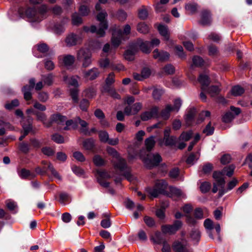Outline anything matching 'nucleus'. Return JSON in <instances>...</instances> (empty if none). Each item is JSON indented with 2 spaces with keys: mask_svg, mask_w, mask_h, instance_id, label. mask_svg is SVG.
I'll list each match as a JSON object with an SVG mask.
<instances>
[{
  "mask_svg": "<svg viewBox=\"0 0 252 252\" xmlns=\"http://www.w3.org/2000/svg\"><path fill=\"white\" fill-rule=\"evenodd\" d=\"M106 150L109 155L116 158V160L113 161L115 168L122 172L123 176L128 181H133L135 177L131 173V169L127 166L126 160L121 158L117 151L113 148L108 147Z\"/></svg>",
  "mask_w": 252,
  "mask_h": 252,
  "instance_id": "f257e3e1",
  "label": "nucleus"
},
{
  "mask_svg": "<svg viewBox=\"0 0 252 252\" xmlns=\"http://www.w3.org/2000/svg\"><path fill=\"white\" fill-rule=\"evenodd\" d=\"M107 17V13L105 10L100 11L96 16V19L99 23V28L96 29L95 26H92L90 28L88 27H84V30L86 32H90L92 33L96 32L97 35L99 37L104 36L105 34V31L108 28L107 22L106 18Z\"/></svg>",
  "mask_w": 252,
  "mask_h": 252,
  "instance_id": "f03ea898",
  "label": "nucleus"
},
{
  "mask_svg": "<svg viewBox=\"0 0 252 252\" xmlns=\"http://www.w3.org/2000/svg\"><path fill=\"white\" fill-rule=\"evenodd\" d=\"M139 157L145 165L149 169L158 166L162 160V158L159 154L147 153L144 149L140 151Z\"/></svg>",
  "mask_w": 252,
  "mask_h": 252,
  "instance_id": "7ed1b4c3",
  "label": "nucleus"
},
{
  "mask_svg": "<svg viewBox=\"0 0 252 252\" xmlns=\"http://www.w3.org/2000/svg\"><path fill=\"white\" fill-rule=\"evenodd\" d=\"M92 55L89 49L82 48L79 50L76 54L78 61L82 62V66L87 68L92 63Z\"/></svg>",
  "mask_w": 252,
  "mask_h": 252,
  "instance_id": "20e7f679",
  "label": "nucleus"
},
{
  "mask_svg": "<svg viewBox=\"0 0 252 252\" xmlns=\"http://www.w3.org/2000/svg\"><path fill=\"white\" fill-rule=\"evenodd\" d=\"M79 77L78 76H72L68 77L64 76L63 78L64 81L68 84L69 85L73 86L74 88L70 90V94L72 99V100L75 103H77L78 101V90L77 87H78V79Z\"/></svg>",
  "mask_w": 252,
  "mask_h": 252,
  "instance_id": "39448f33",
  "label": "nucleus"
},
{
  "mask_svg": "<svg viewBox=\"0 0 252 252\" xmlns=\"http://www.w3.org/2000/svg\"><path fill=\"white\" fill-rule=\"evenodd\" d=\"M182 226V222L180 220H176L172 225H162L161 230L164 234L170 235L175 234Z\"/></svg>",
  "mask_w": 252,
  "mask_h": 252,
  "instance_id": "423d86ee",
  "label": "nucleus"
},
{
  "mask_svg": "<svg viewBox=\"0 0 252 252\" xmlns=\"http://www.w3.org/2000/svg\"><path fill=\"white\" fill-rule=\"evenodd\" d=\"M230 110L231 111L227 112L222 117V121L225 123L231 122L241 112L240 108L234 106H231Z\"/></svg>",
  "mask_w": 252,
  "mask_h": 252,
  "instance_id": "0eeeda50",
  "label": "nucleus"
},
{
  "mask_svg": "<svg viewBox=\"0 0 252 252\" xmlns=\"http://www.w3.org/2000/svg\"><path fill=\"white\" fill-rule=\"evenodd\" d=\"M35 82V79L31 78L29 80V85H26L22 89V92L25 100H29L31 99L32 97L31 92L34 87Z\"/></svg>",
  "mask_w": 252,
  "mask_h": 252,
  "instance_id": "6e6552de",
  "label": "nucleus"
},
{
  "mask_svg": "<svg viewBox=\"0 0 252 252\" xmlns=\"http://www.w3.org/2000/svg\"><path fill=\"white\" fill-rule=\"evenodd\" d=\"M27 17L31 22H39L42 18L38 15L37 10L35 8H28L25 11Z\"/></svg>",
  "mask_w": 252,
  "mask_h": 252,
  "instance_id": "1a4fd4ad",
  "label": "nucleus"
},
{
  "mask_svg": "<svg viewBox=\"0 0 252 252\" xmlns=\"http://www.w3.org/2000/svg\"><path fill=\"white\" fill-rule=\"evenodd\" d=\"M83 74L85 78L90 80H93L99 76L100 71L98 68L93 67L87 70H83Z\"/></svg>",
  "mask_w": 252,
  "mask_h": 252,
  "instance_id": "9d476101",
  "label": "nucleus"
},
{
  "mask_svg": "<svg viewBox=\"0 0 252 252\" xmlns=\"http://www.w3.org/2000/svg\"><path fill=\"white\" fill-rule=\"evenodd\" d=\"M142 108V104L140 102L135 103L132 105H127L124 109V113L127 116L134 115L138 113Z\"/></svg>",
  "mask_w": 252,
  "mask_h": 252,
  "instance_id": "9b49d317",
  "label": "nucleus"
},
{
  "mask_svg": "<svg viewBox=\"0 0 252 252\" xmlns=\"http://www.w3.org/2000/svg\"><path fill=\"white\" fill-rule=\"evenodd\" d=\"M153 58L157 59L160 62L167 61L170 57V54L166 51H159L158 49H155L153 52Z\"/></svg>",
  "mask_w": 252,
  "mask_h": 252,
  "instance_id": "f8f14e48",
  "label": "nucleus"
},
{
  "mask_svg": "<svg viewBox=\"0 0 252 252\" xmlns=\"http://www.w3.org/2000/svg\"><path fill=\"white\" fill-rule=\"evenodd\" d=\"M158 112V107L155 106L150 111H146L141 115V119L142 121H146L152 118L157 116Z\"/></svg>",
  "mask_w": 252,
  "mask_h": 252,
  "instance_id": "ddd939ff",
  "label": "nucleus"
},
{
  "mask_svg": "<svg viewBox=\"0 0 252 252\" xmlns=\"http://www.w3.org/2000/svg\"><path fill=\"white\" fill-rule=\"evenodd\" d=\"M187 242L186 241H175L172 244V248L175 252H191L187 248Z\"/></svg>",
  "mask_w": 252,
  "mask_h": 252,
  "instance_id": "4468645a",
  "label": "nucleus"
},
{
  "mask_svg": "<svg viewBox=\"0 0 252 252\" xmlns=\"http://www.w3.org/2000/svg\"><path fill=\"white\" fill-rule=\"evenodd\" d=\"M80 40V37L74 33H71L66 36L65 43L67 46H72L79 43Z\"/></svg>",
  "mask_w": 252,
  "mask_h": 252,
  "instance_id": "2eb2a0df",
  "label": "nucleus"
},
{
  "mask_svg": "<svg viewBox=\"0 0 252 252\" xmlns=\"http://www.w3.org/2000/svg\"><path fill=\"white\" fill-rule=\"evenodd\" d=\"M212 19L210 12L207 10L202 11L200 24L203 26H207L210 25Z\"/></svg>",
  "mask_w": 252,
  "mask_h": 252,
  "instance_id": "dca6fc26",
  "label": "nucleus"
},
{
  "mask_svg": "<svg viewBox=\"0 0 252 252\" xmlns=\"http://www.w3.org/2000/svg\"><path fill=\"white\" fill-rule=\"evenodd\" d=\"M136 46L138 47L143 53L148 54L151 51L150 42L148 41H143L141 39H139L136 42Z\"/></svg>",
  "mask_w": 252,
  "mask_h": 252,
  "instance_id": "f3484780",
  "label": "nucleus"
},
{
  "mask_svg": "<svg viewBox=\"0 0 252 252\" xmlns=\"http://www.w3.org/2000/svg\"><path fill=\"white\" fill-rule=\"evenodd\" d=\"M122 37V30L121 29L115 30L113 32L111 42L114 46L118 47L120 44Z\"/></svg>",
  "mask_w": 252,
  "mask_h": 252,
  "instance_id": "a211bd4d",
  "label": "nucleus"
},
{
  "mask_svg": "<svg viewBox=\"0 0 252 252\" xmlns=\"http://www.w3.org/2000/svg\"><path fill=\"white\" fill-rule=\"evenodd\" d=\"M223 173L221 171H215L213 174V177L216 181V184L221 188H224L225 183V180L223 178Z\"/></svg>",
  "mask_w": 252,
  "mask_h": 252,
  "instance_id": "6ab92c4d",
  "label": "nucleus"
},
{
  "mask_svg": "<svg viewBox=\"0 0 252 252\" xmlns=\"http://www.w3.org/2000/svg\"><path fill=\"white\" fill-rule=\"evenodd\" d=\"M198 80L201 85L202 91H206L207 88L210 83L209 77L207 75L201 74L199 75Z\"/></svg>",
  "mask_w": 252,
  "mask_h": 252,
  "instance_id": "aec40b11",
  "label": "nucleus"
},
{
  "mask_svg": "<svg viewBox=\"0 0 252 252\" xmlns=\"http://www.w3.org/2000/svg\"><path fill=\"white\" fill-rule=\"evenodd\" d=\"M155 137L151 136L147 138L145 140V145L146 149H144L147 153L151 151L155 145L156 141L155 140Z\"/></svg>",
  "mask_w": 252,
  "mask_h": 252,
  "instance_id": "412c9836",
  "label": "nucleus"
},
{
  "mask_svg": "<svg viewBox=\"0 0 252 252\" xmlns=\"http://www.w3.org/2000/svg\"><path fill=\"white\" fill-rule=\"evenodd\" d=\"M76 123L77 124H79L81 126V132L83 133L85 135H90V132H89L88 129V124L85 121L81 119L79 117H77L76 118Z\"/></svg>",
  "mask_w": 252,
  "mask_h": 252,
  "instance_id": "4be33fe9",
  "label": "nucleus"
},
{
  "mask_svg": "<svg viewBox=\"0 0 252 252\" xmlns=\"http://www.w3.org/2000/svg\"><path fill=\"white\" fill-rule=\"evenodd\" d=\"M94 143L95 140L93 138H88L84 140L83 147L86 150L92 151L94 147Z\"/></svg>",
  "mask_w": 252,
  "mask_h": 252,
  "instance_id": "5701e85b",
  "label": "nucleus"
},
{
  "mask_svg": "<svg viewBox=\"0 0 252 252\" xmlns=\"http://www.w3.org/2000/svg\"><path fill=\"white\" fill-rule=\"evenodd\" d=\"M66 118L63 116L59 114H56L52 115L50 117V122L51 125L52 123H56L58 124H61L66 121Z\"/></svg>",
  "mask_w": 252,
  "mask_h": 252,
  "instance_id": "b1692460",
  "label": "nucleus"
},
{
  "mask_svg": "<svg viewBox=\"0 0 252 252\" xmlns=\"http://www.w3.org/2000/svg\"><path fill=\"white\" fill-rule=\"evenodd\" d=\"M19 175L22 179L33 178L36 176V174L31 172L30 170L26 169H22L19 172Z\"/></svg>",
  "mask_w": 252,
  "mask_h": 252,
  "instance_id": "393cba45",
  "label": "nucleus"
},
{
  "mask_svg": "<svg viewBox=\"0 0 252 252\" xmlns=\"http://www.w3.org/2000/svg\"><path fill=\"white\" fill-rule=\"evenodd\" d=\"M204 226L207 230V233L209 237L213 239V236L212 233V230L214 228L213 222L211 220L207 219H206L204 222Z\"/></svg>",
  "mask_w": 252,
  "mask_h": 252,
  "instance_id": "a878e982",
  "label": "nucleus"
},
{
  "mask_svg": "<svg viewBox=\"0 0 252 252\" xmlns=\"http://www.w3.org/2000/svg\"><path fill=\"white\" fill-rule=\"evenodd\" d=\"M158 29L160 35L163 37L164 39L168 41L169 40V33L167 27L165 26L160 25Z\"/></svg>",
  "mask_w": 252,
  "mask_h": 252,
  "instance_id": "bb28decb",
  "label": "nucleus"
},
{
  "mask_svg": "<svg viewBox=\"0 0 252 252\" xmlns=\"http://www.w3.org/2000/svg\"><path fill=\"white\" fill-rule=\"evenodd\" d=\"M61 58V57H60ZM63 64L65 66H70L72 65L75 61V57L70 55H66L62 57Z\"/></svg>",
  "mask_w": 252,
  "mask_h": 252,
  "instance_id": "cd10ccee",
  "label": "nucleus"
},
{
  "mask_svg": "<svg viewBox=\"0 0 252 252\" xmlns=\"http://www.w3.org/2000/svg\"><path fill=\"white\" fill-rule=\"evenodd\" d=\"M155 185L156 188L158 189L161 194H163L167 188V183L165 180H160L156 182Z\"/></svg>",
  "mask_w": 252,
  "mask_h": 252,
  "instance_id": "c85d7f7f",
  "label": "nucleus"
},
{
  "mask_svg": "<svg viewBox=\"0 0 252 252\" xmlns=\"http://www.w3.org/2000/svg\"><path fill=\"white\" fill-rule=\"evenodd\" d=\"M196 111L194 108H190L186 116V121L188 125L192 124V121L193 120L194 116L196 114Z\"/></svg>",
  "mask_w": 252,
  "mask_h": 252,
  "instance_id": "c756f323",
  "label": "nucleus"
},
{
  "mask_svg": "<svg viewBox=\"0 0 252 252\" xmlns=\"http://www.w3.org/2000/svg\"><path fill=\"white\" fill-rule=\"evenodd\" d=\"M35 115L36 116L37 120L41 121L46 127L51 126V123L46 122L47 116L45 113L37 112V113H35Z\"/></svg>",
  "mask_w": 252,
  "mask_h": 252,
  "instance_id": "7c9ffc66",
  "label": "nucleus"
},
{
  "mask_svg": "<svg viewBox=\"0 0 252 252\" xmlns=\"http://www.w3.org/2000/svg\"><path fill=\"white\" fill-rule=\"evenodd\" d=\"M206 92H207L212 97L215 96L220 93V89L217 86H212L210 87H207L206 90Z\"/></svg>",
  "mask_w": 252,
  "mask_h": 252,
  "instance_id": "2f4dec72",
  "label": "nucleus"
},
{
  "mask_svg": "<svg viewBox=\"0 0 252 252\" xmlns=\"http://www.w3.org/2000/svg\"><path fill=\"white\" fill-rule=\"evenodd\" d=\"M173 111L172 109V106L171 105L167 104L166 105L165 108L163 109L161 112V116L164 119H167L170 116L171 112Z\"/></svg>",
  "mask_w": 252,
  "mask_h": 252,
  "instance_id": "473e14b6",
  "label": "nucleus"
},
{
  "mask_svg": "<svg viewBox=\"0 0 252 252\" xmlns=\"http://www.w3.org/2000/svg\"><path fill=\"white\" fill-rule=\"evenodd\" d=\"M244 89L240 86H235L233 87L231 91L232 95L235 96H240L244 94Z\"/></svg>",
  "mask_w": 252,
  "mask_h": 252,
  "instance_id": "72a5a7b5",
  "label": "nucleus"
},
{
  "mask_svg": "<svg viewBox=\"0 0 252 252\" xmlns=\"http://www.w3.org/2000/svg\"><path fill=\"white\" fill-rule=\"evenodd\" d=\"M190 236L193 241L197 243L200 239V232L197 229H193L190 233Z\"/></svg>",
  "mask_w": 252,
  "mask_h": 252,
  "instance_id": "f704fd0d",
  "label": "nucleus"
},
{
  "mask_svg": "<svg viewBox=\"0 0 252 252\" xmlns=\"http://www.w3.org/2000/svg\"><path fill=\"white\" fill-rule=\"evenodd\" d=\"M235 166L234 165H230L228 166L225 167L221 172L223 175L225 174L228 177H231L234 173Z\"/></svg>",
  "mask_w": 252,
  "mask_h": 252,
  "instance_id": "c9c22d12",
  "label": "nucleus"
},
{
  "mask_svg": "<svg viewBox=\"0 0 252 252\" xmlns=\"http://www.w3.org/2000/svg\"><path fill=\"white\" fill-rule=\"evenodd\" d=\"M147 192L152 197H157L161 194L155 185L153 188H148L146 189Z\"/></svg>",
  "mask_w": 252,
  "mask_h": 252,
  "instance_id": "e433bc0d",
  "label": "nucleus"
},
{
  "mask_svg": "<svg viewBox=\"0 0 252 252\" xmlns=\"http://www.w3.org/2000/svg\"><path fill=\"white\" fill-rule=\"evenodd\" d=\"M71 19L72 24L74 25H79L82 23V19L81 17L77 12H75L72 14Z\"/></svg>",
  "mask_w": 252,
  "mask_h": 252,
  "instance_id": "4c0bfd02",
  "label": "nucleus"
},
{
  "mask_svg": "<svg viewBox=\"0 0 252 252\" xmlns=\"http://www.w3.org/2000/svg\"><path fill=\"white\" fill-rule=\"evenodd\" d=\"M50 10V8L46 4H42L40 5L38 8L37 12L38 13V15L40 17L42 18V20L43 19V15L48 12Z\"/></svg>",
  "mask_w": 252,
  "mask_h": 252,
  "instance_id": "58836bf2",
  "label": "nucleus"
},
{
  "mask_svg": "<svg viewBox=\"0 0 252 252\" xmlns=\"http://www.w3.org/2000/svg\"><path fill=\"white\" fill-rule=\"evenodd\" d=\"M98 136L100 141L102 143H106L109 139V134L105 130H100L98 131Z\"/></svg>",
  "mask_w": 252,
  "mask_h": 252,
  "instance_id": "ea45409f",
  "label": "nucleus"
},
{
  "mask_svg": "<svg viewBox=\"0 0 252 252\" xmlns=\"http://www.w3.org/2000/svg\"><path fill=\"white\" fill-rule=\"evenodd\" d=\"M111 63L109 60L107 58H102L98 61V64L102 68H106L110 67Z\"/></svg>",
  "mask_w": 252,
  "mask_h": 252,
  "instance_id": "a19ab883",
  "label": "nucleus"
},
{
  "mask_svg": "<svg viewBox=\"0 0 252 252\" xmlns=\"http://www.w3.org/2000/svg\"><path fill=\"white\" fill-rule=\"evenodd\" d=\"M144 221L145 224L149 227H154L156 226L155 220L153 218L149 216H145L144 218Z\"/></svg>",
  "mask_w": 252,
  "mask_h": 252,
  "instance_id": "79ce46f5",
  "label": "nucleus"
},
{
  "mask_svg": "<svg viewBox=\"0 0 252 252\" xmlns=\"http://www.w3.org/2000/svg\"><path fill=\"white\" fill-rule=\"evenodd\" d=\"M170 191L172 194L176 195L177 197H185V194L183 191L180 189L177 188L171 187L170 188Z\"/></svg>",
  "mask_w": 252,
  "mask_h": 252,
  "instance_id": "37998d69",
  "label": "nucleus"
},
{
  "mask_svg": "<svg viewBox=\"0 0 252 252\" xmlns=\"http://www.w3.org/2000/svg\"><path fill=\"white\" fill-rule=\"evenodd\" d=\"M137 30L142 33L145 34L149 32L148 26L144 23H140L137 26Z\"/></svg>",
  "mask_w": 252,
  "mask_h": 252,
  "instance_id": "c03bdc74",
  "label": "nucleus"
},
{
  "mask_svg": "<svg viewBox=\"0 0 252 252\" xmlns=\"http://www.w3.org/2000/svg\"><path fill=\"white\" fill-rule=\"evenodd\" d=\"M41 79L44 83V84L50 86L52 85L53 83V76L51 74H49L47 75H42Z\"/></svg>",
  "mask_w": 252,
  "mask_h": 252,
  "instance_id": "a18cd8bd",
  "label": "nucleus"
},
{
  "mask_svg": "<svg viewBox=\"0 0 252 252\" xmlns=\"http://www.w3.org/2000/svg\"><path fill=\"white\" fill-rule=\"evenodd\" d=\"M199 156V153L191 154L187 159V163L189 164H193L194 162L198 159Z\"/></svg>",
  "mask_w": 252,
  "mask_h": 252,
  "instance_id": "49530a36",
  "label": "nucleus"
},
{
  "mask_svg": "<svg viewBox=\"0 0 252 252\" xmlns=\"http://www.w3.org/2000/svg\"><path fill=\"white\" fill-rule=\"evenodd\" d=\"M23 128L24 130V133L23 135H22L19 137V140L22 141L25 137L28 134L29 132L32 130V125L30 124H29L28 125H23Z\"/></svg>",
  "mask_w": 252,
  "mask_h": 252,
  "instance_id": "de8ad7c7",
  "label": "nucleus"
},
{
  "mask_svg": "<svg viewBox=\"0 0 252 252\" xmlns=\"http://www.w3.org/2000/svg\"><path fill=\"white\" fill-rule=\"evenodd\" d=\"M164 92L161 89L155 88L153 92V97L156 100H159Z\"/></svg>",
  "mask_w": 252,
  "mask_h": 252,
  "instance_id": "09e8293b",
  "label": "nucleus"
},
{
  "mask_svg": "<svg viewBox=\"0 0 252 252\" xmlns=\"http://www.w3.org/2000/svg\"><path fill=\"white\" fill-rule=\"evenodd\" d=\"M19 105V102L18 99H15L10 102H7L5 104V108L7 110H11L18 106Z\"/></svg>",
  "mask_w": 252,
  "mask_h": 252,
  "instance_id": "8fccbe9b",
  "label": "nucleus"
},
{
  "mask_svg": "<svg viewBox=\"0 0 252 252\" xmlns=\"http://www.w3.org/2000/svg\"><path fill=\"white\" fill-rule=\"evenodd\" d=\"M214 131V127L212 126L211 122H209L203 130V132L206 135H211L213 134Z\"/></svg>",
  "mask_w": 252,
  "mask_h": 252,
  "instance_id": "3c124183",
  "label": "nucleus"
},
{
  "mask_svg": "<svg viewBox=\"0 0 252 252\" xmlns=\"http://www.w3.org/2000/svg\"><path fill=\"white\" fill-rule=\"evenodd\" d=\"M165 144L167 146H172L174 145L177 141V138L175 136H168L164 138Z\"/></svg>",
  "mask_w": 252,
  "mask_h": 252,
  "instance_id": "603ef678",
  "label": "nucleus"
},
{
  "mask_svg": "<svg viewBox=\"0 0 252 252\" xmlns=\"http://www.w3.org/2000/svg\"><path fill=\"white\" fill-rule=\"evenodd\" d=\"M104 217H106V219L102 220L101 221L100 224L102 227L104 228H107L110 227L111 222L110 219L109 218L108 215L105 214L104 215Z\"/></svg>",
  "mask_w": 252,
  "mask_h": 252,
  "instance_id": "864d4df0",
  "label": "nucleus"
},
{
  "mask_svg": "<svg viewBox=\"0 0 252 252\" xmlns=\"http://www.w3.org/2000/svg\"><path fill=\"white\" fill-rule=\"evenodd\" d=\"M48 168L52 174L56 178H57L58 180H59L60 181H62V179L61 176L59 175L58 172L54 169V167L53 166V165L51 164H50V163L48 164Z\"/></svg>",
  "mask_w": 252,
  "mask_h": 252,
  "instance_id": "5fc2aeb1",
  "label": "nucleus"
},
{
  "mask_svg": "<svg viewBox=\"0 0 252 252\" xmlns=\"http://www.w3.org/2000/svg\"><path fill=\"white\" fill-rule=\"evenodd\" d=\"M110 67L113 70H116L117 71H121L125 69L124 66L120 63H112L110 65Z\"/></svg>",
  "mask_w": 252,
  "mask_h": 252,
  "instance_id": "6e6d98bb",
  "label": "nucleus"
},
{
  "mask_svg": "<svg viewBox=\"0 0 252 252\" xmlns=\"http://www.w3.org/2000/svg\"><path fill=\"white\" fill-rule=\"evenodd\" d=\"M211 187V185L210 183L204 182L201 184L200 189L202 192L206 193L210 189Z\"/></svg>",
  "mask_w": 252,
  "mask_h": 252,
  "instance_id": "4d7b16f0",
  "label": "nucleus"
},
{
  "mask_svg": "<svg viewBox=\"0 0 252 252\" xmlns=\"http://www.w3.org/2000/svg\"><path fill=\"white\" fill-rule=\"evenodd\" d=\"M192 136L191 131L183 132L180 136V139L185 141H189Z\"/></svg>",
  "mask_w": 252,
  "mask_h": 252,
  "instance_id": "13d9d810",
  "label": "nucleus"
},
{
  "mask_svg": "<svg viewBox=\"0 0 252 252\" xmlns=\"http://www.w3.org/2000/svg\"><path fill=\"white\" fill-rule=\"evenodd\" d=\"M193 65L195 66H200L203 64V60L199 56H194L192 58Z\"/></svg>",
  "mask_w": 252,
  "mask_h": 252,
  "instance_id": "bf43d9fd",
  "label": "nucleus"
},
{
  "mask_svg": "<svg viewBox=\"0 0 252 252\" xmlns=\"http://www.w3.org/2000/svg\"><path fill=\"white\" fill-rule=\"evenodd\" d=\"M93 162L96 166H102L104 164V159L99 155H95L93 158Z\"/></svg>",
  "mask_w": 252,
  "mask_h": 252,
  "instance_id": "052dcab7",
  "label": "nucleus"
},
{
  "mask_svg": "<svg viewBox=\"0 0 252 252\" xmlns=\"http://www.w3.org/2000/svg\"><path fill=\"white\" fill-rule=\"evenodd\" d=\"M176 53L178 57L181 59H184L186 55L183 51V48L181 45H177L175 46Z\"/></svg>",
  "mask_w": 252,
  "mask_h": 252,
  "instance_id": "680f3d73",
  "label": "nucleus"
},
{
  "mask_svg": "<svg viewBox=\"0 0 252 252\" xmlns=\"http://www.w3.org/2000/svg\"><path fill=\"white\" fill-rule=\"evenodd\" d=\"M73 157L78 161L83 162L85 161L86 158L83 154L79 151H76L73 153Z\"/></svg>",
  "mask_w": 252,
  "mask_h": 252,
  "instance_id": "e2e57ef3",
  "label": "nucleus"
},
{
  "mask_svg": "<svg viewBox=\"0 0 252 252\" xmlns=\"http://www.w3.org/2000/svg\"><path fill=\"white\" fill-rule=\"evenodd\" d=\"M135 52L132 50H127L126 51L124 56L126 60L131 61L134 59Z\"/></svg>",
  "mask_w": 252,
  "mask_h": 252,
  "instance_id": "0e129e2a",
  "label": "nucleus"
},
{
  "mask_svg": "<svg viewBox=\"0 0 252 252\" xmlns=\"http://www.w3.org/2000/svg\"><path fill=\"white\" fill-rule=\"evenodd\" d=\"M66 126L64 127V130H68L70 129L69 127V126H71V127L73 129H75L77 127V123H76V119L75 120V121H73L71 120L67 121L66 122Z\"/></svg>",
  "mask_w": 252,
  "mask_h": 252,
  "instance_id": "69168bd1",
  "label": "nucleus"
},
{
  "mask_svg": "<svg viewBox=\"0 0 252 252\" xmlns=\"http://www.w3.org/2000/svg\"><path fill=\"white\" fill-rule=\"evenodd\" d=\"M148 12L146 8L143 7L139 9L138 12V16L141 19H145L147 18Z\"/></svg>",
  "mask_w": 252,
  "mask_h": 252,
  "instance_id": "338daca9",
  "label": "nucleus"
},
{
  "mask_svg": "<svg viewBox=\"0 0 252 252\" xmlns=\"http://www.w3.org/2000/svg\"><path fill=\"white\" fill-rule=\"evenodd\" d=\"M163 70L167 74H172L175 72V68L174 66L170 64L165 65L163 67Z\"/></svg>",
  "mask_w": 252,
  "mask_h": 252,
  "instance_id": "774afa93",
  "label": "nucleus"
}]
</instances>
